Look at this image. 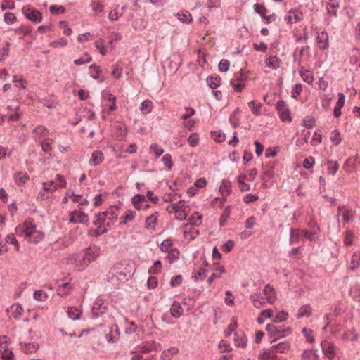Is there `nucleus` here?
Masks as SVG:
<instances>
[{
  "label": "nucleus",
  "instance_id": "nucleus-1",
  "mask_svg": "<svg viewBox=\"0 0 360 360\" xmlns=\"http://www.w3.org/2000/svg\"><path fill=\"white\" fill-rule=\"evenodd\" d=\"M84 255L76 259V267L78 271L84 270L91 262L96 261L101 255L100 247L93 244L83 250Z\"/></svg>",
  "mask_w": 360,
  "mask_h": 360
},
{
  "label": "nucleus",
  "instance_id": "nucleus-2",
  "mask_svg": "<svg viewBox=\"0 0 360 360\" xmlns=\"http://www.w3.org/2000/svg\"><path fill=\"white\" fill-rule=\"evenodd\" d=\"M108 281L114 286L118 287L121 283L127 281V278L126 274L122 271L109 272Z\"/></svg>",
  "mask_w": 360,
  "mask_h": 360
},
{
  "label": "nucleus",
  "instance_id": "nucleus-3",
  "mask_svg": "<svg viewBox=\"0 0 360 360\" xmlns=\"http://www.w3.org/2000/svg\"><path fill=\"white\" fill-rule=\"evenodd\" d=\"M69 221L70 223L86 224L89 221V217L82 211H73L70 212Z\"/></svg>",
  "mask_w": 360,
  "mask_h": 360
},
{
  "label": "nucleus",
  "instance_id": "nucleus-4",
  "mask_svg": "<svg viewBox=\"0 0 360 360\" xmlns=\"http://www.w3.org/2000/svg\"><path fill=\"white\" fill-rule=\"evenodd\" d=\"M22 11L25 15L32 22H40L42 20V14L37 9L24 7Z\"/></svg>",
  "mask_w": 360,
  "mask_h": 360
},
{
  "label": "nucleus",
  "instance_id": "nucleus-5",
  "mask_svg": "<svg viewBox=\"0 0 360 360\" xmlns=\"http://www.w3.org/2000/svg\"><path fill=\"white\" fill-rule=\"evenodd\" d=\"M303 18V13L299 8H293L289 11V15L286 17L288 22L293 24L301 21Z\"/></svg>",
  "mask_w": 360,
  "mask_h": 360
},
{
  "label": "nucleus",
  "instance_id": "nucleus-6",
  "mask_svg": "<svg viewBox=\"0 0 360 360\" xmlns=\"http://www.w3.org/2000/svg\"><path fill=\"white\" fill-rule=\"evenodd\" d=\"M329 37L326 32L322 31L319 33L316 37V41L319 47L321 50H327L329 47Z\"/></svg>",
  "mask_w": 360,
  "mask_h": 360
},
{
  "label": "nucleus",
  "instance_id": "nucleus-7",
  "mask_svg": "<svg viewBox=\"0 0 360 360\" xmlns=\"http://www.w3.org/2000/svg\"><path fill=\"white\" fill-rule=\"evenodd\" d=\"M255 307L259 309L262 307L266 302L267 300L262 293L256 292L250 296Z\"/></svg>",
  "mask_w": 360,
  "mask_h": 360
},
{
  "label": "nucleus",
  "instance_id": "nucleus-8",
  "mask_svg": "<svg viewBox=\"0 0 360 360\" xmlns=\"http://www.w3.org/2000/svg\"><path fill=\"white\" fill-rule=\"evenodd\" d=\"M263 294L265 295L267 302L273 304L275 302L276 299L275 290L274 288L269 284H267L264 286L263 289Z\"/></svg>",
  "mask_w": 360,
  "mask_h": 360
},
{
  "label": "nucleus",
  "instance_id": "nucleus-9",
  "mask_svg": "<svg viewBox=\"0 0 360 360\" xmlns=\"http://www.w3.org/2000/svg\"><path fill=\"white\" fill-rule=\"evenodd\" d=\"M338 210V217L342 214L345 224L348 223L354 217V212L352 210L346 208L345 206H339Z\"/></svg>",
  "mask_w": 360,
  "mask_h": 360
},
{
  "label": "nucleus",
  "instance_id": "nucleus-10",
  "mask_svg": "<svg viewBox=\"0 0 360 360\" xmlns=\"http://www.w3.org/2000/svg\"><path fill=\"white\" fill-rule=\"evenodd\" d=\"M103 161V154L100 150L94 151L89 163L91 166H97Z\"/></svg>",
  "mask_w": 360,
  "mask_h": 360
},
{
  "label": "nucleus",
  "instance_id": "nucleus-11",
  "mask_svg": "<svg viewBox=\"0 0 360 360\" xmlns=\"http://www.w3.org/2000/svg\"><path fill=\"white\" fill-rule=\"evenodd\" d=\"M240 109L237 108L229 116V122L233 128H236L240 125V119L238 115L240 114Z\"/></svg>",
  "mask_w": 360,
  "mask_h": 360
},
{
  "label": "nucleus",
  "instance_id": "nucleus-12",
  "mask_svg": "<svg viewBox=\"0 0 360 360\" xmlns=\"http://www.w3.org/2000/svg\"><path fill=\"white\" fill-rule=\"evenodd\" d=\"M281 60L276 56H269L265 60L266 65L271 69H277L280 67Z\"/></svg>",
  "mask_w": 360,
  "mask_h": 360
},
{
  "label": "nucleus",
  "instance_id": "nucleus-13",
  "mask_svg": "<svg viewBox=\"0 0 360 360\" xmlns=\"http://www.w3.org/2000/svg\"><path fill=\"white\" fill-rule=\"evenodd\" d=\"M178 20L183 23L189 24L192 22L191 14L187 11H181L175 15Z\"/></svg>",
  "mask_w": 360,
  "mask_h": 360
},
{
  "label": "nucleus",
  "instance_id": "nucleus-14",
  "mask_svg": "<svg viewBox=\"0 0 360 360\" xmlns=\"http://www.w3.org/2000/svg\"><path fill=\"white\" fill-rule=\"evenodd\" d=\"M7 311H10L11 316L18 319L22 316L23 309L20 304H14L10 307V309H7Z\"/></svg>",
  "mask_w": 360,
  "mask_h": 360
},
{
  "label": "nucleus",
  "instance_id": "nucleus-15",
  "mask_svg": "<svg viewBox=\"0 0 360 360\" xmlns=\"http://www.w3.org/2000/svg\"><path fill=\"white\" fill-rule=\"evenodd\" d=\"M276 356L275 355L272 348L264 349L259 354V358L261 360H275Z\"/></svg>",
  "mask_w": 360,
  "mask_h": 360
},
{
  "label": "nucleus",
  "instance_id": "nucleus-16",
  "mask_svg": "<svg viewBox=\"0 0 360 360\" xmlns=\"http://www.w3.org/2000/svg\"><path fill=\"white\" fill-rule=\"evenodd\" d=\"M170 312L173 317H180L183 314V309L181 306V304L177 301H174L170 309Z\"/></svg>",
  "mask_w": 360,
  "mask_h": 360
},
{
  "label": "nucleus",
  "instance_id": "nucleus-17",
  "mask_svg": "<svg viewBox=\"0 0 360 360\" xmlns=\"http://www.w3.org/2000/svg\"><path fill=\"white\" fill-rule=\"evenodd\" d=\"M299 74L302 77V79L309 84L311 83L314 80V76L312 73L309 70L305 69L304 67H300L299 69Z\"/></svg>",
  "mask_w": 360,
  "mask_h": 360
},
{
  "label": "nucleus",
  "instance_id": "nucleus-18",
  "mask_svg": "<svg viewBox=\"0 0 360 360\" xmlns=\"http://www.w3.org/2000/svg\"><path fill=\"white\" fill-rule=\"evenodd\" d=\"M340 4L337 0H330L327 4L328 13L333 16L337 15V8H339Z\"/></svg>",
  "mask_w": 360,
  "mask_h": 360
},
{
  "label": "nucleus",
  "instance_id": "nucleus-19",
  "mask_svg": "<svg viewBox=\"0 0 360 360\" xmlns=\"http://www.w3.org/2000/svg\"><path fill=\"white\" fill-rule=\"evenodd\" d=\"M157 212L152 214L146 219L145 228L147 229L154 230L157 224Z\"/></svg>",
  "mask_w": 360,
  "mask_h": 360
},
{
  "label": "nucleus",
  "instance_id": "nucleus-20",
  "mask_svg": "<svg viewBox=\"0 0 360 360\" xmlns=\"http://www.w3.org/2000/svg\"><path fill=\"white\" fill-rule=\"evenodd\" d=\"M22 350L26 354H31L35 352L39 349L38 343H20Z\"/></svg>",
  "mask_w": 360,
  "mask_h": 360
},
{
  "label": "nucleus",
  "instance_id": "nucleus-21",
  "mask_svg": "<svg viewBox=\"0 0 360 360\" xmlns=\"http://www.w3.org/2000/svg\"><path fill=\"white\" fill-rule=\"evenodd\" d=\"M360 266V251H356L352 255L349 269L354 271L356 269Z\"/></svg>",
  "mask_w": 360,
  "mask_h": 360
},
{
  "label": "nucleus",
  "instance_id": "nucleus-22",
  "mask_svg": "<svg viewBox=\"0 0 360 360\" xmlns=\"http://www.w3.org/2000/svg\"><path fill=\"white\" fill-rule=\"evenodd\" d=\"M81 310L79 308L77 307H70L68 309V317L73 320L76 321L80 319Z\"/></svg>",
  "mask_w": 360,
  "mask_h": 360
},
{
  "label": "nucleus",
  "instance_id": "nucleus-23",
  "mask_svg": "<svg viewBox=\"0 0 360 360\" xmlns=\"http://www.w3.org/2000/svg\"><path fill=\"white\" fill-rule=\"evenodd\" d=\"M207 82L211 89H214L220 86L221 78L219 75H214L207 77Z\"/></svg>",
  "mask_w": 360,
  "mask_h": 360
},
{
  "label": "nucleus",
  "instance_id": "nucleus-24",
  "mask_svg": "<svg viewBox=\"0 0 360 360\" xmlns=\"http://www.w3.org/2000/svg\"><path fill=\"white\" fill-rule=\"evenodd\" d=\"M110 214L109 211L99 212L96 215V219L93 221V224L96 226H101V224L106 219L107 215ZM112 214V219L114 218V214L112 212H110Z\"/></svg>",
  "mask_w": 360,
  "mask_h": 360
},
{
  "label": "nucleus",
  "instance_id": "nucleus-25",
  "mask_svg": "<svg viewBox=\"0 0 360 360\" xmlns=\"http://www.w3.org/2000/svg\"><path fill=\"white\" fill-rule=\"evenodd\" d=\"M322 349L323 353L328 356L330 360H332L335 356V347L333 345L330 343L322 344Z\"/></svg>",
  "mask_w": 360,
  "mask_h": 360
},
{
  "label": "nucleus",
  "instance_id": "nucleus-26",
  "mask_svg": "<svg viewBox=\"0 0 360 360\" xmlns=\"http://www.w3.org/2000/svg\"><path fill=\"white\" fill-rule=\"evenodd\" d=\"M216 271L219 274L213 273L207 279V283L210 285L216 278H221V274L226 272L225 268L223 266H217L214 268Z\"/></svg>",
  "mask_w": 360,
  "mask_h": 360
},
{
  "label": "nucleus",
  "instance_id": "nucleus-27",
  "mask_svg": "<svg viewBox=\"0 0 360 360\" xmlns=\"http://www.w3.org/2000/svg\"><path fill=\"white\" fill-rule=\"evenodd\" d=\"M271 348L274 354L284 353L285 351L290 349V345L288 342H283L276 345H274L273 346H271Z\"/></svg>",
  "mask_w": 360,
  "mask_h": 360
},
{
  "label": "nucleus",
  "instance_id": "nucleus-28",
  "mask_svg": "<svg viewBox=\"0 0 360 360\" xmlns=\"http://www.w3.org/2000/svg\"><path fill=\"white\" fill-rule=\"evenodd\" d=\"M302 232L300 229H291L290 231V244H296L300 241Z\"/></svg>",
  "mask_w": 360,
  "mask_h": 360
},
{
  "label": "nucleus",
  "instance_id": "nucleus-29",
  "mask_svg": "<svg viewBox=\"0 0 360 360\" xmlns=\"http://www.w3.org/2000/svg\"><path fill=\"white\" fill-rule=\"evenodd\" d=\"M311 314V307L309 304L302 305L300 307L297 313V318L304 316L309 317Z\"/></svg>",
  "mask_w": 360,
  "mask_h": 360
},
{
  "label": "nucleus",
  "instance_id": "nucleus-30",
  "mask_svg": "<svg viewBox=\"0 0 360 360\" xmlns=\"http://www.w3.org/2000/svg\"><path fill=\"white\" fill-rule=\"evenodd\" d=\"M219 191L222 195L227 196L231 193V183L229 181L223 180Z\"/></svg>",
  "mask_w": 360,
  "mask_h": 360
},
{
  "label": "nucleus",
  "instance_id": "nucleus-31",
  "mask_svg": "<svg viewBox=\"0 0 360 360\" xmlns=\"http://www.w3.org/2000/svg\"><path fill=\"white\" fill-rule=\"evenodd\" d=\"M291 333V330L288 328L284 330L276 326V330L274 333V340L271 342H275L276 340L285 336L286 333Z\"/></svg>",
  "mask_w": 360,
  "mask_h": 360
},
{
  "label": "nucleus",
  "instance_id": "nucleus-32",
  "mask_svg": "<svg viewBox=\"0 0 360 360\" xmlns=\"http://www.w3.org/2000/svg\"><path fill=\"white\" fill-rule=\"evenodd\" d=\"M231 209V206L229 205V206H226L225 207V209L224 210L223 213L221 215L220 219H219V225H220V226H225V224L226 223V221H227V219H229V217L230 216Z\"/></svg>",
  "mask_w": 360,
  "mask_h": 360
},
{
  "label": "nucleus",
  "instance_id": "nucleus-33",
  "mask_svg": "<svg viewBox=\"0 0 360 360\" xmlns=\"http://www.w3.org/2000/svg\"><path fill=\"white\" fill-rule=\"evenodd\" d=\"M14 179L18 185L25 184L28 179L29 176L26 173L17 172L14 174Z\"/></svg>",
  "mask_w": 360,
  "mask_h": 360
},
{
  "label": "nucleus",
  "instance_id": "nucleus-34",
  "mask_svg": "<svg viewBox=\"0 0 360 360\" xmlns=\"http://www.w3.org/2000/svg\"><path fill=\"white\" fill-rule=\"evenodd\" d=\"M153 105L152 101H150V100H145L141 103V108H140V110L143 114H148V113L151 112V110L153 109Z\"/></svg>",
  "mask_w": 360,
  "mask_h": 360
},
{
  "label": "nucleus",
  "instance_id": "nucleus-35",
  "mask_svg": "<svg viewBox=\"0 0 360 360\" xmlns=\"http://www.w3.org/2000/svg\"><path fill=\"white\" fill-rule=\"evenodd\" d=\"M146 201L145 196L140 194H136L132 198V202L134 207L137 210L141 209V202Z\"/></svg>",
  "mask_w": 360,
  "mask_h": 360
},
{
  "label": "nucleus",
  "instance_id": "nucleus-36",
  "mask_svg": "<svg viewBox=\"0 0 360 360\" xmlns=\"http://www.w3.org/2000/svg\"><path fill=\"white\" fill-rule=\"evenodd\" d=\"M178 352L179 349L176 347H171L167 351H164L162 353L161 358L162 360H169L171 357L178 353Z\"/></svg>",
  "mask_w": 360,
  "mask_h": 360
},
{
  "label": "nucleus",
  "instance_id": "nucleus-37",
  "mask_svg": "<svg viewBox=\"0 0 360 360\" xmlns=\"http://www.w3.org/2000/svg\"><path fill=\"white\" fill-rule=\"evenodd\" d=\"M248 106L251 109L252 113L255 115L257 116L261 114V108H262L261 103L256 105V101L255 100H253L248 103Z\"/></svg>",
  "mask_w": 360,
  "mask_h": 360
},
{
  "label": "nucleus",
  "instance_id": "nucleus-38",
  "mask_svg": "<svg viewBox=\"0 0 360 360\" xmlns=\"http://www.w3.org/2000/svg\"><path fill=\"white\" fill-rule=\"evenodd\" d=\"M327 165L328 174L332 175H334L337 172L339 167L338 162L332 160L327 162Z\"/></svg>",
  "mask_w": 360,
  "mask_h": 360
},
{
  "label": "nucleus",
  "instance_id": "nucleus-39",
  "mask_svg": "<svg viewBox=\"0 0 360 360\" xmlns=\"http://www.w3.org/2000/svg\"><path fill=\"white\" fill-rule=\"evenodd\" d=\"M350 295L354 300L360 302V285H355L351 288Z\"/></svg>",
  "mask_w": 360,
  "mask_h": 360
},
{
  "label": "nucleus",
  "instance_id": "nucleus-40",
  "mask_svg": "<svg viewBox=\"0 0 360 360\" xmlns=\"http://www.w3.org/2000/svg\"><path fill=\"white\" fill-rule=\"evenodd\" d=\"M172 249V241L171 239L165 240L160 245V250L165 252H169Z\"/></svg>",
  "mask_w": 360,
  "mask_h": 360
},
{
  "label": "nucleus",
  "instance_id": "nucleus-41",
  "mask_svg": "<svg viewBox=\"0 0 360 360\" xmlns=\"http://www.w3.org/2000/svg\"><path fill=\"white\" fill-rule=\"evenodd\" d=\"M342 339L343 340H351L354 342L358 339V334L353 331H349L342 335Z\"/></svg>",
  "mask_w": 360,
  "mask_h": 360
},
{
  "label": "nucleus",
  "instance_id": "nucleus-42",
  "mask_svg": "<svg viewBox=\"0 0 360 360\" xmlns=\"http://www.w3.org/2000/svg\"><path fill=\"white\" fill-rule=\"evenodd\" d=\"M52 142L53 140L51 139H46L41 142V148L45 153H49L52 150Z\"/></svg>",
  "mask_w": 360,
  "mask_h": 360
},
{
  "label": "nucleus",
  "instance_id": "nucleus-43",
  "mask_svg": "<svg viewBox=\"0 0 360 360\" xmlns=\"http://www.w3.org/2000/svg\"><path fill=\"white\" fill-rule=\"evenodd\" d=\"M58 188V184H57L54 181H49L46 183H44V190L53 192Z\"/></svg>",
  "mask_w": 360,
  "mask_h": 360
},
{
  "label": "nucleus",
  "instance_id": "nucleus-44",
  "mask_svg": "<svg viewBox=\"0 0 360 360\" xmlns=\"http://www.w3.org/2000/svg\"><path fill=\"white\" fill-rule=\"evenodd\" d=\"M10 43L6 42L5 46L0 49V61H4L9 54Z\"/></svg>",
  "mask_w": 360,
  "mask_h": 360
},
{
  "label": "nucleus",
  "instance_id": "nucleus-45",
  "mask_svg": "<svg viewBox=\"0 0 360 360\" xmlns=\"http://www.w3.org/2000/svg\"><path fill=\"white\" fill-rule=\"evenodd\" d=\"M162 162L164 163V165L165 166V167H167V169L168 170H171L172 166H173V162H172V156L170 154L167 153V154H165L163 158H162Z\"/></svg>",
  "mask_w": 360,
  "mask_h": 360
},
{
  "label": "nucleus",
  "instance_id": "nucleus-46",
  "mask_svg": "<svg viewBox=\"0 0 360 360\" xmlns=\"http://www.w3.org/2000/svg\"><path fill=\"white\" fill-rule=\"evenodd\" d=\"M162 269V263L160 260H157L154 262L153 265L149 269L148 273L152 274H156L160 271Z\"/></svg>",
  "mask_w": 360,
  "mask_h": 360
},
{
  "label": "nucleus",
  "instance_id": "nucleus-47",
  "mask_svg": "<svg viewBox=\"0 0 360 360\" xmlns=\"http://www.w3.org/2000/svg\"><path fill=\"white\" fill-rule=\"evenodd\" d=\"M330 141L335 144V145H338L341 142V138H340V132L338 131V130H333L332 132H331V134H330Z\"/></svg>",
  "mask_w": 360,
  "mask_h": 360
},
{
  "label": "nucleus",
  "instance_id": "nucleus-48",
  "mask_svg": "<svg viewBox=\"0 0 360 360\" xmlns=\"http://www.w3.org/2000/svg\"><path fill=\"white\" fill-rule=\"evenodd\" d=\"M188 142L191 147H195L199 143V137L197 133H193L188 138Z\"/></svg>",
  "mask_w": 360,
  "mask_h": 360
},
{
  "label": "nucleus",
  "instance_id": "nucleus-49",
  "mask_svg": "<svg viewBox=\"0 0 360 360\" xmlns=\"http://www.w3.org/2000/svg\"><path fill=\"white\" fill-rule=\"evenodd\" d=\"M255 11L259 14L262 17L264 16L267 13V9L262 4H255L253 6Z\"/></svg>",
  "mask_w": 360,
  "mask_h": 360
},
{
  "label": "nucleus",
  "instance_id": "nucleus-50",
  "mask_svg": "<svg viewBox=\"0 0 360 360\" xmlns=\"http://www.w3.org/2000/svg\"><path fill=\"white\" fill-rule=\"evenodd\" d=\"M89 70H90L89 73L94 79L98 78V74L101 72V68L99 66H98L95 64H93L89 67Z\"/></svg>",
  "mask_w": 360,
  "mask_h": 360
},
{
  "label": "nucleus",
  "instance_id": "nucleus-51",
  "mask_svg": "<svg viewBox=\"0 0 360 360\" xmlns=\"http://www.w3.org/2000/svg\"><path fill=\"white\" fill-rule=\"evenodd\" d=\"M246 178H247V176L245 174L240 175L238 177V184H239L241 191H249L250 188V186L243 181V179H245Z\"/></svg>",
  "mask_w": 360,
  "mask_h": 360
},
{
  "label": "nucleus",
  "instance_id": "nucleus-52",
  "mask_svg": "<svg viewBox=\"0 0 360 360\" xmlns=\"http://www.w3.org/2000/svg\"><path fill=\"white\" fill-rule=\"evenodd\" d=\"M4 20L8 25L13 24L17 18L13 13H6L4 15Z\"/></svg>",
  "mask_w": 360,
  "mask_h": 360
},
{
  "label": "nucleus",
  "instance_id": "nucleus-53",
  "mask_svg": "<svg viewBox=\"0 0 360 360\" xmlns=\"http://www.w3.org/2000/svg\"><path fill=\"white\" fill-rule=\"evenodd\" d=\"M302 233L304 234V236L310 240H314L316 238L317 231L314 230H301Z\"/></svg>",
  "mask_w": 360,
  "mask_h": 360
},
{
  "label": "nucleus",
  "instance_id": "nucleus-54",
  "mask_svg": "<svg viewBox=\"0 0 360 360\" xmlns=\"http://www.w3.org/2000/svg\"><path fill=\"white\" fill-rule=\"evenodd\" d=\"M33 296L35 300L39 301H44L48 297L47 294L41 290H36L34 292Z\"/></svg>",
  "mask_w": 360,
  "mask_h": 360
},
{
  "label": "nucleus",
  "instance_id": "nucleus-55",
  "mask_svg": "<svg viewBox=\"0 0 360 360\" xmlns=\"http://www.w3.org/2000/svg\"><path fill=\"white\" fill-rule=\"evenodd\" d=\"M303 125L308 129L312 128L315 125L314 118L311 116L305 117L303 120Z\"/></svg>",
  "mask_w": 360,
  "mask_h": 360
},
{
  "label": "nucleus",
  "instance_id": "nucleus-56",
  "mask_svg": "<svg viewBox=\"0 0 360 360\" xmlns=\"http://www.w3.org/2000/svg\"><path fill=\"white\" fill-rule=\"evenodd\" d=\"M302 90V86L300 84H297L294 86L292 88V92H291V96L293 98H297L301 94Z\"/></svg>",
  "mask_w": 360,
  "mask_h": 360
},
{
  "label": "nucleus",
  "instance_id": "nucleus-57",
  "mask_svg": "<svg viewBox=\"0 0 360 360\" xmlns=\"http://www.w3.org/2000/svg\"><path fill=\"white\" fill-rule=\"evenodd\" d=\"M302 333L304 334V337L307 339V341L309 343H313L314 342V338L312 335V330L310 329H307L306 328H304L302 329Z\"/></svg>",
  "mask_w": 360,
  "mask_h": 360
},
{
  "label": "nucleus",
  "instance_id": "nucleus-58",
  "mask_svg": "<svg viewBox=\"0 0 360 360\" xmlns=\"http://www.w3.org/2000/svg\"><path fill=\"white\" fill-rule=\"evenodd\" d=\"M212 138L217 142L221 143L225 140V135L219 131H212Z\"/></svg>",
  "mask_w": 360,
  "mask_h": 360
},
{
  "label": "nucleus",
  "instance_id": "nucleus-59",
  "mask_svg": "<svg viewBox=\"0 0 360 360\" xmlns=\"http://www.w3.org/2000/svg\"><path fill=\"white\" fill-rule=\"evenodd\" d=\"M230 66V63L228 60L222 59L219 63L218 68L221 72L228 71Z\"/></svg>",
  "mask_w": 360,
  "mask_h": 360
},
{
  "label": "nucleus",
  "instance_id": "nucleus-60",
  "mask_svg": "<svg viewBox=\"0 0 360 360\" xmlns=\"http://www.w3.org/2000/svg\"><path fill=\"white\" fill-rule=\"evenodd\" d=\"M150 149L156 155L157 158H159L164 153V149L160 148L159 146L156 143L150 145Z\"/></svg>",
  "mask_w": 360,
  "mask_h": 360
},
{
  "label": "nucleus",
  "instance_id": "nucleus-61",
  "mask_svg": "<svg viewBox=\"0 0 360 360\" xmlns=\"http://www.w3.org/2000/svg\"><path fill=\"white\" fill-rule=\"evenodd\" d=\"M206 276L207 270L203 268H200L193 276L195 281L203 280Z\"/></svg>",
  "mask_w": 360,
  "mask_h": 360
},
{
  "label": "nucleus",
  "instance_id": "nucleus-62",
  "mask_svg": "<svg viewBox=\"0 0 360 360\" xmlns=\"http://www.w3.org/2000/svg\"><path fill=\"white\" fill-rule=\"evenodd\" d=\"M122 73V68L120 65V64L119 63H117L113 67V70L112 71V75L115 77L118 78L121 76Z\"/></svg>",
  "mask_w": 360,
  "mask_h": 360
},
{
  "label": "nucleus",
  "instance_id": "nucleus-63",
  "mask_svg": "<svg viewBox=\"0 0 360 360\" xmlns=\"http://www.w3.org/2000/svg\"><path fill=\"white\" fill-rule=\"evenodd\" d=\"M280 118L283 122H290L292 120V117L290 115L289 110H285L279 112Z\"/></svg>",
  "mask_w": 360,
  "mask_h": 360
},
{
  "label": "nucleus",
  "instance_id": "nucleus-64",
  "mask_svg": "<svg viewBox=\"0 0 360 360\" xmlns=\"http://www.w3.org/2000/svg\"><path fill=\"white\" fill-rule=\"evenodd\" d=\"M13 353L12 351L6 349L1 354L2 360H13Z\"/></svg>",
  "mask_w": 360,
  "mask_h": 360
}]
</instances>
